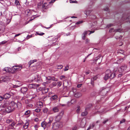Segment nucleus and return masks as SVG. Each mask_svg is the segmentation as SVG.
I'll return each instance as SVG.
<instances>
[{
  "mask_svg": "<svg viewBox=\"0 0 130 130\" xmlns=\"http://www.w3.org/2000/svg\"><path fill=\"white\" fill-rule=\"evenodd\" d=\"M105 75L104 77V79L105 80L109 78L112 79L115 76V73L112 72L110 70H107L105 72Z\"/></svg>",
  "mask_w": 130,
  "mask_h": 130,
  "instance_id": "f257e3e1",
  "label": "nucleus"
},
{
  "mask_svg": "<svg viewBox=\"0 0 130 130\" xmlns=\"http://www.w3.org/2000/svg\"><path fill=\"white\" fill-rule=\"evenodd\" d=\"M53 119L52 117H50L49 119V121L47 122H46L44 121L41 124V126L43 127L44 129L46 127H49L51 123L53 121Z\"/></svg>",
  "mask_w": 130,
  "mask_h": 130,
  "instance_id": "f03ea898",
  "label": "nucleus"
},
{
  "mask_svg": "<svg viewBox=\"0 0 130 130\" xmlns=\"http://www.w3.org/2000/svg\"><path fill=\"white\" fill-rule=\"evenodd\" d=\"M33 81L37 82L38 83H41L42 81V79L40 76H39L37 74H35V75Z\"/></svg>",
  "mask_w": 130,
  "mask_h": 130,
  "instance_id": "7ed1b4c3",
  "label": "nucleus"
},
{
  "mask_svg": "<svg viewBox=\"0 0 130 130\" xmlns=\"http://www.w3.org/2000/svg\"><path fill=\"white\" fill-rule=\"evenodd\" d=\"M22 66H13L12 68V70L14 71H16L21 70L22 68Z\"/></svg>",
  "mask_w": 130,
  "mask_h": 130,
  "instance_id": "20e7f679",
  "label": "nucleus"
},
{
  "mask_svg": "<svg viewBox=\"0 0 130 130\" xmlns=\"http://www.w3.org/2000/svg\"><path fill=\"white\" fill-rule=\"evenodd\" d=\"M64 113L63 111H61L60 113V115L57 116L55 118V120L56 121H59L62 118V116Z\"/></svg>",
  "mask_w": 130,
  "mask_h": 130,
  "instance_id": "39448f33",
  "label": "nucleus"
},
{
  "mask_svg": "<svg viewBox=\"0 0 130 130\" xmlns=\"http://www.w3.org/2000/svg\"><path fill=\"white\" fill-rule=\"evenodd\" d=\"M60 123L58 122L54 123L53 125V128L55 129L58 128L60 126Z\"/></svg>",
  "mask_w": 130,
  "mask_h": 130,
  "instance_id": "423d86ee",
  "label": "nucleus"
},
{
  "mask_svg": "<svg viewBox=\"0 0 130 130\" xmlns=\"http://www.w3.org/2000/svg\"><path fill=\"white\" fill-rule=\"evenodd\" d=\"M127 68V66L126 65H123L119 69L118 71L120 72L121 73L124 71L126 70Z\"/></svg>",
  "mask_w": 130,
  "mask_h": 130,
  "instance_id": "0eeeda50",
  "label": "nucleus"
},
{
  "mask_svg": "<svg viewBox=\"0 0 130 130\" xmlns=\"http://www.w3.org/2000/svg\"><path fill=\"white\" fill-rule=\"evenodd\" d=\"M39 84L35 85V84H31L28 85V87L30 88L36 89L38 87H39Z\"/></svg>",
  "mask_w": 130,
  "mask_h": 130,
  "instance_id": "6e6552de",
  "label": "nucleus"
},
{
  "mask_svg": "<svg viewBox=\"0 0 130 130\" xmlns=\"http://www.w3.org/2000/svg\"><path fill=\"white\" fill-rule=\"evenodd\" d=\"M14 108L11 107L9 106L6 109V110L8 113H9L14 110Z\"/></svg>",
  "mask_w": 130,
  "mask_h": 130,
  "instance_id": "1a4fd4ad",
  "label": "nucleus"
},
{
  "mask_svg": "<svg viewBox=\"0 0 130 130\" xmlns=\"http://www.w3.org/2000/svg\"><path fill=\"white\" fill-rule=\"evenodd\" d=\"M9 106L11 107L14 108V109H15V108L17 106V105L14 101H12L10 103Z\"/></svg>",
  "mask_w": 130,
  "mask_h": 130,
  "instance_id": "9d476101",
  "label": "nucleus"
},
{
  "mask_svg": "<svg viewBox=\"0 0 130 130\" xmlns=\"http://www.w3.org/2000/svg\"><path fill=\"white\" fill-rule=\"evenodd\" d=\"M27 88L25 87H22L21 89V92L24 94L27 91Z\"/></svg>",
  "mask_w": 130,
  "mask_h": 130,
  "instance_id": "9b49d317",
  "label": "nucleus"
},
{
  "mask_svg": "<svg viewBox=\"0 0 130 130\" xmlns=\"http://www.w3.org/2000/svg\"><path fill=\"white\" fill-rule=\"evenodd\" d=\"M107 92V89L105 88L102 90L101 92V94H103V95H105L106 94Z\"/></svg>",
  "mask_w": 130,
  "mask_h": 130,
  "instance_id": "f8f14e48",
  "label": "nucleus"
},
{
  "mask_svg": "<svg viewBox=\"0 0 130 130\" xmlns=\"http://www.w3.org/2000/svg\"><path fill=\"white\" fill-rule=\"evenodd\" d=\"M11 95L9 93H7L4 95V98L5 99H7L10 98Z\"/></svg>",
  "mask_w": 130,
  "mask_h": 130,
  "instance_id": "ddd939ff",
  "label": "nucleus"
},
{
  "mask_svg": "<svg viewBox=\"0 0 130 130\" xmlns=\"http://www.w3.org/2000/svg\"><path fill=\"white\" fill-rule=\"evenodd\" d=\"M51 76H48L47 77H46V78L47 79L49 80L47 82H46L45 83H43V84L44 85H45V84H47L48 83H50V80H51Z\"/></svg>",
  "mask_w": 130,
  "mask_h": 130,
  "instance_id": "4468645a",
  "label": "nucleus"
},
{
  "mask_svg": "<svg viewBox=\"0 0 130 130\" xmlns=\"http://www.w3.org/2000/svg\"><path fill=\"white\" fill-rule=\"evenodd\" d=\"M9 106L8 102V101H4V104L2 105L3 107L5 108Z\"/></svg>",
  "mask_w": 130,
  "mask_h": 130,
  "instance_id": "2eb2a0df",
  "label": "nucleus"
},
{
  "mask_svg": "<svg viewBox=\"0 0 130 130\" xmlns=\"http://www.w3.org/2000/svg\"><path fill=\"white\" fill-rule=\"evenodd\" d=\"M53 110L54 112H58L59 109L56 106L53 108Z\"/></svg>",
  "mask_w": 130,
  "mask_h": 130,
  "instance_id": "dca6fc26",
  "label": "nucleus"
},
{
  "mask_svg": "<svg viewBox=\"0 0 130 130\" xmlns=\"http://www.w3.org/2000/svg\"><path fill=\"white\" fill-rule=\"evenodd\" d=\"M74 96L76 98H78L82 96V94L80 93H76L74 94Z\"/></svg>",
  "mask_w": 130,
  "mask_h": 130,
  "instance_id": "f3484780",
  "label": "nucleus"
},
{
  "mask_svg": "<svg viewBox=\"0 0 130 130\" xmlns=\"http://www.w3.org/2000/svg\"><path fill=\"white\" fill-rule=\"evenodd\" d=\"M37 61L36 59H34L33 60H30L28 63L29 64V67L31 65V64L35 62H36Z\"/></svg>",
  "mask_w": 130,
  "mask_h": 130,
  "instance_id": "a211bd4d",
  "label": "nucleus"
},
{
  "mask_svg": "<svg viewBox=\"0 0 130 130\" xmlns=\"http://www.w3.org/2000/svg\"><path fill=\"white\" fill-rule=\"evenodd\" d=\"M29 123L27 122H26L25 124L23 125V127L24 129H27L28 127Z\"/></svg>",
  "mask_w": 130,
  "mask_h": 130,
  "instance_id": "6ab92c4d",
  "label": "nucleus"
},
{
  "mask_svg": "<svg viewBox=\"0 0 130 130\" xmlns=\"http://www.w3.org/2000/svg\"><path fill=\"white\" fill-rule=\"evenodd\" d=\"M88 32H90V33L89 34V35H90L91 33H93L94 32V31H85L83 33V35H85L86 36V35L88 33Z\"/></svg>",
  "mask_w": 130,
  "mask_h": 130,
  "instance_id": "aec40b11",
  "label": "nucleus"
},
{
  "mask_svg": "<svg viewBox=\"0 0 130 130\" xmlns=\"http://www.w3.org/2000/svg\"><path fill=\"white\" fill-rule=\"evenodd\" d=\"M86 124L85 122V121H84L83 120H82L81 121V124H80V126L81 127H83Z\"/></svg>",
  "mask_w": 130,
  "mask_h": 130,
  "instance_id": "412c9836",
  "label": "nucleus"
},
{
  "mask_svg": "<svg viewBox=\"0 0 130 130\" xmlns=\"http://www.w3.org/2000/svg\"><path fill=\"white\" fill-rule=\"evenodd\" d=\"M95 125V123H93L88 128L87 130H89L91 128H93Z\"/></svg>",
  "mask_w": 130,
  "mask_h": 130,
  "instance_id": "4be33fe9",
  "label": "nucleus"
},
{
  "mask_svg": "<svg viewBox=\"0 0 130 130\" xmlns=\"http://www.w3.org/2000/svg\"><path fill=\"white\" fill-rule=\"evenodd\" d=\"M13 120L12 119H8L6 120V122L7 123L9 124L13 122Z\"/></svg>",
  "mask_w": 130,
  "mask_h": 130,
  "instance_id": "5701e85b",
  "label": "nucleus"
},
{
  "mask_svg": "<svg viewBox=\"0 0 130 130\" xmlns=\"http://www.w3.org/2000/svg\"><path fill=\"white\" fill-rule=\"evenodd\" d=\"M15 123L14 122V121H13V122H12L11 123V124L10 125V126L11 128L13 129V128H14V126L15 125Z\"/></svg>",
  "mask_w": 130,
  "mask_h": 130,
  "instance_id": "b1692460",
  "label": "nucleus"
},
{
  "mask_svg": "<svg viewBox=\"0 0 130 130\" xmlns=\"http://www.w3.org/2000/svg\"><path fill=\"white\" fill-rule=\"evenodd\" d=\"M88 112L86 111H85L84 112H83L81 114V116H86Z\"/></svg>",
  "mask_w": 130,
  "mask_h": 130,
  "instance_id": "393cba45",
  "label": "nucleus"
},
{
  "mask_svg": "<svg viewBox=\"0 0 130 130\" xmlns=\"http://www.w3.org/2000/svg\"><path fill=\"white\" fill-rule=\"evenodd\" d=\"M91 10H87L86 11V14L87 16L89 15L90 14L91 12Z\"/></svg>",
  "mask_w": 130,
  "mask_h": 130,
  "instance_id": "a878e982",
  "label": "nucleus"
},
{
  "mask_svg": "<svg viewBox=\"0 0 130 130\" xmlns=\"http://www.w3.org/2000/svg\"><path fill=\"white\" fill-rule=\"evenodd\" d=\"M38 126L37 125H35L32 128V130H37Z\"/></svg>",
  "mask_w": 130,
  "mask_h": 130,
  "instance_id": "bb28decb",
  "label": "nucleus"
},
{
  "mask_svg": "<svg viewBox=\"0 0 130 130\" xmlns=\"http://www.w3.org/2000/svg\"><path fill=\"white\" fill-rule=\"evenodd\" d=\"M41 110V109L39 107H38L37 109H35L34 111L36 112H39Z\"/></svg>",
  "mask_w": 130,
  "mask_h": 130,
  "instance_id": "cd10ccee",
  "label": "nucleus"
},
{
  "mask_svg": "<svg viewBox=\"0 0 130 130\" xmlns=\"http://www.w3.org/2000/svg\"><path fill=\"white\" fill-rule=\"evenodd\" d=\"M118 53H120L122 54H124V51L122 50H118Z\"/></svg>",
  "mask_w": 130,
  "mask_h": 130,
  "instance_id": "c85d7f7f",
  "label": "nucleus"
},
{
  "mask_svg": "<svg viewBox=\"0 0 130 130\" xmlns=\"http://www.w3.org/2000/svg\"><path fill=\"white\" fill-rule=\"evenodd\" d=\"M97 93L95 92H92L91 94V96L92 97L95 96L96 95Z\"/></svg>",
  "mask_w": 130,
  "mask_h": 130,
  "instance_id": "c756f323",
  "label": "nucleus"
},
{
  "mask_svg": "<svg viewBox=\"0 0 130 130\" xmlns=\"http://www.w3.org/2000/svg\"><path fill=\"white\" fill-rule=\"evenodd\" d=\"M57 86L58 87H59L61 86L62 85V83L60 81H59L57 83Z\"/></svg>",
  "mask_w": 130,
  "mask_h": 130,
  "instance_id": "7c9ffc66",
  "label": "nucleus"
},
{
  "mask_svg": "<svg viewBox=\"0 0 130 130\" xmlns=\"http://www.w3.org/2000/svg\"><path fill=\"white\" fill-rule=\"evenodd\" d=\"M43 90L44 91V92L45 93H47L48 92V89L47 88L43 87Z\"/></svg>",
  "mask_w": 130,
  "mask_h": 130,
  "instance_id": "2f4dec72",
  "label": "nucleus"
},
{
  "mask_svg": "<svg viewBox=\"0 0 130 130\" xmlns=\"http://www.w3.org/2000/svg\"><path fill=\"white\" fill-rule=\"evenodd\" d=\"M56 69H60L63 68V66L62 65L57 66L56 67Z\"/></svg>",
  "mask_w": 130,
  "mask_h": 130,
  "instance_id": "473e14b6",
  "label": "nucleus"
},
{
  "mask_svg": "<svg viewBox=\"0 0 130 130\" xmlns=\"http://www.w3.org/2000/svg\"><path fill=\"white\" fill-rule=\"evenodd\" d=\"M57 98V96L56 95H55L53 96L52 97V99L54 100H56Z\"/></svg>",
  "mask_w": 130,
  "mask_h": 130,
  "instance_id": "72a5a7b5",
  "label": "nucleus"
},
{
  "mask_svg": "<svg viewBox=\"0 0 130 130\" xmlns=\"http://www.w3.org/2000/svg\"><path fill=\"white\" fill-rule=\"evenodd\" d=\"M80 110V107L78 106L77 107V109L76 110L77 113L78 114L79 113V111Z\"/></svg>",
  "mask_w": 130,
  "mask_h": 130,
  "instance_id": "f704fd0d",
  "label": "nucleus"
},
{
  "mask_svg": "<svg viewBox=\"0 0 130 130\" xmlns=\"http://www.w3.org/2000/svg\"><path fill=\"white\" fill-rule=\"evenodd\" d=\"M97 78V77L96 76H94L92 77L91 79V80L94 81L96 80Z\"/></svg>",
  "mask_w": 130,
  "mask_h": 130,
  "instance_id": "c9c22d12",
  "label": "nucleus"
},
{
  "mask_svg": "<svg viewBox=\"0 0 130 130\" xmlns=\"http://www.w3.org/2000/svg\"><path fill=\"white\" fill-rule=\"evenodd\" d=\"M38 105L40 106L39 107L40 108H42L43 106V104L42 102H40L39 104H38Z\"/></svg>",
  "mask_w": 130,
  "mask_h": 130,
  "instance_id": "e433bc0d",
  "label": "nucleus"
},
{
  "mask_svg": "<svg viewBox=\"0 0 130 130\" xmlns=\"http://www.w3.org/2000/svg\"><path fill=\"white\" fill-rule=\"evenodd\" d=\"M14 4L15 5H19L20 4V3H19V1L17 0H15V1Z\"/></svg>",
  "mask_w": 130,
  "mask_h": 130,
  "instance_id": "4c0bfd02",
  "label": "nucleus"
},
{
  "mask_svg": "<svg viewBox=\"0 0 130 130\" xmlns=\"http://www.w3.org/2000/svg\"><path fill=\"white\" fill-rule=\"evenodd\" d=\"M30 111L29 110H28L25 111L24 114L25 115H28L30 113Z\"/></svg>",
  "mask_w": 130,
  "mask_h": 130,
  "instance_id": "58836bf2",
  "label": "nucleus"
},
{
  "mask_svg": "<svg viewBox=\"0 0 130 130\" xmlns=\"http://www.w3.org/2000/svg\"><path fill=\"white\" fill-rule=\"evenodd\" d=\"M48 111V109L46 108H44L43 110V111L44 113H47Z\"/></svg>",
  "mask_w": 130,
  "mask_h": 130,
  "instance_id": "ea45409f",
  "label": "nucleus"
},
{
  "mask_svg": "<svg viewBox=\"0 0 130 130\" xmlns=\"http://www.w3.org/2000/svg\"><path fill=\"white\" fill-rule=\"evenodd\" d=\"M55 81H57L58 80L57 79H56L54 77H51V80Z\"/></svg>",
  "mask_w": 130,
  "mask_h": 130,
  "instance_id": "a19ab883",
  "label": "nucleus"
},
{
  "mask_svg": "<svg viewBox=\"0 0 130 130\" xmlns=\"http://www.w3.org/2000/svg\"><path fill=\"white\" fill-rule=\"evenodd\" d=\"M123 58H121L118 60V62H121L123 60Z\"/></svg>",
  "mask_w": 130,
  "mask_h": 130,
  "instance_id": "79ce46f5",
  "label": "nucleus"
},
{
  "mask_svg": "<svg viewBox=\"0 0 130 130\" xmlns=\"http://www.w3.org/2000/svg\"><path fill=\"white\" fill-rule=\"evenodd\" d=\"M122 30V29H115V31L116 32H120Z\"/></svg>",
  "mask_w": 130,
  "mask_h": 130,
  "instance_id": "37998d69",
  "label": "nucleus"
},
{
  "mask_svg": "<svg viewBox=\"0 0 130 130\" xmlns=\"http://www.w3.org/2000/svg\"><path fill=\"white\" fill-rule=\"evenodd\" d=\"M65 76L64 75H61L60 76V79L62 80L63 78L65 79Z\"/></svg>",
  "mask_w": 130,
  "mask_h": 130,
  "instance_id": "c03bdc74",
  "label": "nucleus"
},
{
  "mask_svg": "<svg viewBox=\"0 0 130 130\" xmlns=\"http://www.w3.org/2000/svg\"><path fill=\"white\" fill-rule=\"evenodd\" d=\"M83 22V21H79V22H77L76 23V24L77 25L79 24L82 23Z\"/></svg>",
  "mask_w": 130,
  "mask_h": 130,
  "instance_id": "a18cd8bd",
  "label": "nucleus"
},
{
  "mask_svg": "<svg viewBox=\"0 0 130 130\" xmlns=\"http://www.w3.org/2000/svg\"><path fill=\"white\" fill-rule=\"evenodd\" d=\"M125 121V119H123L122 120L120 121V123L121 124L124 122Z\"/></svg>",
  "mask_w": 130,
  "mask_h": 130,
  "instance_id": "49530a36",
  "label": "nucleus"
},
{
  "mask_svg": "<svg viewBox=\"0 0 130 130\" xmlns=\"http://www.w3.org/2000/svg\"><path fill=\"white\" fill-rule=\"evenodd\" d=\"M113 26V24H110L108 25L107 26V27L108 28H109V27H111L112 26Z\"/></svg>",
  "mask_w": 130,
  "mask_h": 130,
  "instance_id": "de8ad7c7",
  "label": "nucleus"
},
{
  "mask_svg": "<svg viewBox=\"0 0 130 130\" xmlns=\"http://www.w3.org/2000/svg\"><path fill=\"white\" fill-rule=\"evenodd\" d=\"M108 119H107L106 120H104V121H103V123L104 124H105L107 122H108Z\"/></svg>",
  "mask_w": 130,
  "mask_h": 130,
  "instance_id": "09e8293b",
  "label": "nucleus"
},
{
  "mask_svg": "<svg viewBox=\"0 0 130 130\" xmlns=\"http://www.w3.org/2000/svg\"><path fill=\"white\" fill-rule=\"evenodd\" d=\"M14 88H17L18 87H19V86L18 85H13L12 86Z\"/></svg>",
  "mask_w": 130,
  "mask_h": 130,
  "instance_id": "8fccbe9b",
  "label": "nucleus"
},
{
  "mask_svg": "<svg viewBox=\"0 0 130 130\" xmlns=\"http://www.w3.org/2000/svg\"><path fill=\"white\" fill-rule=\"evenodd\" d=\"M4 99V96L3 97L2 96H0V101L3 100Z\"/></svg>",
  "mask_w": 130,
  "mask_h": 130,
  "instance_id": "3c124183",
  "label": "nucleus"
},
{
  "mask_svg": "<svg viewBox=\"0 0 130 130\" xmlns=\"http://www.w3.org/2000/svg\"><path fill=\"white\" fill-rule=\"evenodd\" d=\"M37 33L39 35L41 36L42 35H44V34L43 33Z\"/></svg>",
  "mask_w": 130,
  "mask_h": 130,
  "instance_id": "603ef678",
  "label": "nucleus"
},
{
  "mask_svg": "<svg viewBox=\"0 0 130 130\" xmlns=\"http://www.w3.org/2000/svg\"><path fill=\"white\" fill-rule=\"evenodd\" d=\"M77 129V127L76 126H74L72 128L73 130H76Z\"/></svg>",
  "mask_w": 130,
  "mask_h": 130,
  "instance_id": "864d4df0",
  "label": "nucleus"
},
{
  "mask_svg": "<svg viewBox=\"0 0 130 130\" xmlns=\"http://www.w3.org/2000/svg\"><path fill=\"white\" fill-rule=\"evenodd\" d=\"M52 84H53V86H55L57 85V83L54 82H53L52 83Z\"/></svg>",
  "mask_w": 130,
  "mask_h": 130,
  "instance_id": "5fc2aeb1",
  "label": "nucleus"
},
{
  "mask_svg": "<svg viewBox=\"0 0 130 130\" xmlns=\"http://www.w3.org/2000/svg\"><path fill=\"white\" fill-rule=\"evenodd\" d=\"M34 120L35 121L37 122L39 121V120L38 118H35Z\"/></svg>",
  "mask_w": 130,
  "mask_h": 130,
  "instance_id": "6e6d98bb",
  "label": "nucleus"
},
{
  "mask_svg": "<svg viewBox=\"0 0 130 130\" xmlns=\"http://www.w3.org/2000/svg\"><path fill=\"white\" fill-rule=\"evenodd\" d=\"M91 54L88 55V56L86 57V58H85V59L84 60V62L85 61V60L86 59V58L89 56Z\"/></svg>",
  "mask_w": 130,
  "mask_h": 130,
  "instance_id": "4d7b16f0",
  "label": "nucleus"
},
{
  "mask_svg": "<svg viewBox=\"0 0 130 130\" xmlns=\"http://www.w3.org/2000/svg\"><path fill=\"white\" fill-rule=\"evenodd\" d=\"M82 85V84H80L78 85H77V87L78 88H80V87H81V86Z\"/></svg>",
  "mask_w": 130,
  "mask_h": 130,
  "instance_id": "13d9d810",
  "label": "nucleus"
},
{
  "mask_svg": "<svg viewBox=\"0 0 130 130\" xmlns=\"http://www.w3.org/2000/svg\"><path fill=\"white\" fill-rule=\"evenodd\" d=\"M104 10L105 11H109V8L108 7H106L104 9Z\"/></svg>",
  "mask_w": 130,
  "mask_h": 130,
  "instance_id": "bf43d9fd",
  "label": "nucleus"
},
{
  "mask_svg": "<svg viewBox=\"0 0 130 130\" xmlns=\"http://www.w3.org/2000/svg\"><path fill=\"white\" fill-rule=\"evenodd\" d=\"M93 81H92L91 80V85H92L93 86L94 84V82H93Z\"/></svg>",
  "mask_w": 130,
  "mask_h": 130,
  "instance_id": "052dcab7",
  "label": "nucleus"
},
{
  "mask_svg": "<svg viewBox=\"0 0 130 130\" xmlns=\"http://www.w3.org/2000/svg\"><path fill=\"white\" fill-rule=\"evenodd\" d=\"M28 106L30 107H32L33 105L32 104H29L28 105Z\"/></svg>",
  "mask_w": 130,
  "mask_h": 130,
  "instance_id": "680f3d73",
  "label": "nucleus"
},
{
  "mask_svg": "<svg viewBox=\"0 0 130 130\" xmlns=\"http://www.w3.org/2000/svg\"><path fill=\"white\" fill-rule=\"evenodd\" d=\"M55 1V0H51V1L50 2V3H53Z\"/></svg>",
  "mask_w": 130,
  "mask_h": 130,
  "instance_id": "e2e57ef3",
  "label": "nucleus"
},
{
  "mask_svg": "<svg viewBox=\"0 0 130 130\" xmlns=\"http://www.w3.org/2000/svg\"><path fill=\"white\" fill-rule=\"evenodd\" d=\"M6 43V41H3L1 42V43L2 44H4L5 43Z\"/></svg>",
  "mask_w": 130,
  "mask_h": 130,
  "instance_id": "0e129e2a",
  "label": "nucleus"
},
{
  "mask_svg": "<svg viewBox=\"0 0 130 130\" xmlns=\"http://www.w3.org/2000/svg\"><path fill=\"white\" fill-rule=\"evenodd\" d=\"M91 17H92L91 18L93 19H94L96 18V16L94 15H92Z\"/></svg>",
  "mask_w": 130,
  "mask_h": 130,
  "instance_id": "69168bd1",
  "label": "nucleus"
},
{
  "mask_svg": "<svg viewBox=\"0 0 130 130\" xmlns=\"http://www.w3.org/2000/svg\"><path fill=\"white\" fill-rule=\"evenodd\" d=\"M85 37H86V35H84L82 37V38L83 39H85Z\"/></svg>",
  "mask_w": 130,
  "mask_h": 130,
  "instance_id": "338daca9",
  "label": "nucleus"
},
{
  "mask_svg": "<svg viewBox=\"0 0 130 130\" xmlns=\"http://www.w3.org/2000/svg\"><path fill=\"white\" fill-rule=\"evenodd\" d=\"M21 34H17L16 35H15V37L18 36H19Z\"/></svg>",
  "mask_w": 130,
  "mask_h": 130,
  "instance_id": "774afa93",
  "label": "nucleus"
}]
</instances>
